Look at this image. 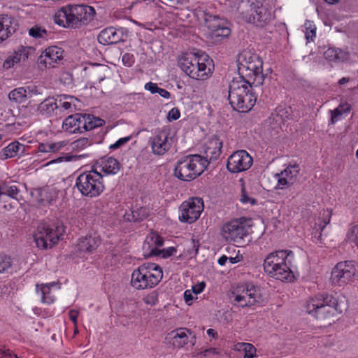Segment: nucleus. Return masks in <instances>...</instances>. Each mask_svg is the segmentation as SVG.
Listing matches in <instances>:
<instances>
[{"instance_id":"1","label":"nucleus","mask_w":358,"mask_h":358,"mask_svg":"<svg viewBox=\"0 0 358 358\" xmlns=\"http://www.w3.org/2000/svg\"><path fill=\"white\" fill-rule=\"evenodd\" d=\"M254 85L250 81L240 77L239 80L234 79L229 86L228 100L234 110L239 113H248L257 101L255 92H253Z\"/></svg>"},{"instance_id":"2","label":"nucleus","mask_w":358,"mask_h":358,"mask_svg":"<svg viewBox=\"0 0 358 358\" xmlns=\"http://www.w3.org/2000/svg\"><path fill=\"white\" fill-rule=\"evenodd\" d=\"M291 250H277L268 254L264 261V269L271 277L281 281H292L294 278L291 269L293 259Z\"/></svg>"},{"instance_id":"3","label":"nucleus","mask_w":358,"mask_h":358,"mask_svg":"<svg viewBox=\"0 0 358 358\" xmlns=\"http://www.w3.org/2000/svg\"><path fill=\"white\" fill-rule=\"evenodd\" d=\"M95 15L93 7L68 5L61 8L55 16V22L64 27L76 29L87 24Z\"/></svg>"},{"instance_id":"4","label":"nucleus","mask_w":358,"mask_h":358,"mask_svg":"<svg viewBox=\"0 0 358 358\" xmlns=\"http://www.w3.org/2000/svg\"><path fill=\"white\" fill-rule=\"evenodd\" d=\"M212 62L207 55L186 52L180 56L178 66L190 78L206 80L211 73Z\"/></svg>"},{"instance_id":"5","label":"nucleus","mask_w":358,"mask_h":358,"mask_svg":"<svg viewBox=\"0 0 358 358\" xmlns=\"http://www.w3.org/2000/svg\"><path fill=\"white\" fill-rule=\"evenodd\" d=\"M162 278V268L159 265L143 264L132 272L131 285L138 290L152 289L159 283Z\"/></svg>"},{"instance_id":"6","label":"nucleus","mask_w":358,"mask_h":358,"mask_svg":"<svg viewBox=\"0 0 358 358\" xmlns=\"http://www.w3.org/2000/svg\"><path fill=\"white\" fill-rule=\"evenodd\" d=\"M306 312L318 320H325L341 313L338 299L327 294L316 295L310 298L306 303Z\"/></svg>"},{"instance_id":"7","label":"nucleus","mask_w":358,"mask_h":358,"mask_svg":"<svg viewBox=\"0 0 358 358\" xmlns=\"http://www.w3.org/2000/svg\"><path fill=\"white\" fill-rule=\"evenodd\" d=\"M207 160L199 155L182 157L175 166V176L181 180L191 181L199 177L206 169Z\"/></svg>"},{"instance_id":"8","label":"nucleus","mask_w":358,"mask_h":358,"mask_svg":"<svg viewBox=\"0 0 358 358\" xmlns=\"http://www.w3.org/2000/svg\"><path fill=\"white\" fill-rule=\"evenodd\" d=\"M238 62L239 72L245 73V76L250 78H253L250 83H252L255 87L263 84L264 80V76L262 73L263 62L257 54L245 51L240 55Z\"/></svg>"},{"instance_id":"9","label":"nucleus","mask_w":358,"mask_h":358,"mask_svg":"<svg viewBox=\"0 0 358 358\" xmlns=\"http://www.w3.org/2000/svg\"><path fill=\"white\" fill-rule=\"evenodd\" d=\"M103 175L96 170H91L80 173L76 178V187L83 196L94 198L104 190Z\"/></svg>"},{"instance_id":"10","label":"nucleus","mask_w":358,"mask_h":358,"mask_svg":"<svg viewBox=\"0 0 358 358\" xmlns=\"http://www.w3.org/2000/svg\"><path fill=\"white\" fill-rule=\"evenodd\" d=\"M103 119L90 114L76 113L69 115L62 123V129L71 134L83 133L102 126Z\"/></svg>"},{"instance_id":"11","label":"nucleus","mask_w":358,"mask_h":358,"mask_svg":"<svg viewBox=\"0 0 358 358\" xmlns=\"http://www.w3.org/2000/svg\"><path fill=\"white\" fill-rule=\"evenodd\" d=\"M64 233L63 226H54L41 222L36 227L34 239L38 248L47 249L57 244Z\"/></svg>"},{"instance_id":"12","label":"nucleus","mask_w":358,"mask_h":358,"mask_svg":"<svg viewBox=\"0 0 358 358\" xmlns=\"http://www.w3.org/2000/svg\"><path fill=\"white\" fill-rule=\"evenodd\" d=\"M250 220L245 218L234 220L225 224L222 227V236L228 241L240 243L249 235L250 230Z\"/></svg>"},{"instance_id":"13","label":"nucleus","mask_w":358,"mask_h":358,"mask_svg":"<svg viewBox=\"0 0 358 358\" xmlns=\"http://www.w3.org/2000/svg\"><path fill=\"white\" fill-rule=\"evenodd\" d=\"M164 245V239L157 233L151 232L149 234L143 245L144 251H148L145 255L147 257L160 256L162 258H168L176 252L174 247H169L165 249H158Z\"/></svg>"},{"instance_id":"14","label":"nucleus","mask_w":358,"mask_h":358,"mask_svg":"<svg viewBox=\"0 0 358 358\" xmlns=\"http://www.w3.org/2000/svg\"><path fill=\"white\" fill-rule=\"evenodd\" d=\"M202 199L193 197L182 203L180 206L179 220L192 224L196 222L203 210Z\"/></svg>"},{"instance_id":"15","label":"nucleus","mask_w":358,"mask_h":358,"mask_svg":"<svg viewBox=\"0 0 358 358\" xmlns=\"http://www.w3.org/2000/svg\"><path fill=\"white\" fill-rule=\"evenodd\" d=\"M357 272V269L354 262H341L334 268L331 279L334 285L343 286L352 281Z\"/></svg>"},{"instance_id":"16","label":"nucleus","mask_w":358,"mask_h":358,"mask_svg":"<svg viewBox=\"0 0 358 358\" xmlns=\"http://www.w3.org/2000/svg\"><path fill=\"white\" fill-rule=\"evenodd\" d=\"M206 26L211 31L212 37L217 41L227 38L231 34L229 22L217 15L205 14Z\"/></svg>"},{"instance_id":"17","label":"nucleus","mask_w":358,"mask_h":358,"mask_svg":"<svg viewBox=\"0 0 358 358\" xmlns=\"http://www.w3.org/2000/svg\"><path fill=\"white\" fill-rule=\"evenodd\" d=\"M252 158L243 150H238L228 158L227 168L231 173H240L250 168Z\"/></svg>"},{"instance_id":"18","label":"nucleus","mask_w":358,"mask_h":358,"mask_svg":"<svg viewBox=\"0 0 358 358\" xmlns=\"http://www.w3.org/2000/svg\"><path fill=\"white\" fill-rule=\"evenodd\" d=\"M300 168L298 164H289L280 173H276L275 177L278 179L276 185L277 189H285L293 185L298 180Z\"/></svg>"},{"instance_id":"19","label":"nucleus","mask_w":358,"mask_h":358,"mask_svg":"<svg viewBox=\"0 0 358 358\" xmlns=\"http://www.w3.org/2000/svg\"><path fill=\"white\" fill-rule=\"evenodd\" d=\"M172 138L166 131H160L150 138V143L155 155H163L171 148Z\"/></svg>"},{"instance_id":"20","label":"nucleus","mask_w":358,"mask_h":358,"mask_svg":"<svg viewBox=\"0 0 358 358\" xmlns=\"http://www.w3.org/2000/svg\"><path fill=\"white\" fill-rule=\"evenodd\" d=\"M64 51L57 46H51L45 50L38 62L45 67H53L54 64L63 59Z\"/></svg>"},{"instance_id":"21","label":"nucleus","mask_w":358,"mask_h":358,"mask_svg":"<svg viewBox=\"0 0 358 358\" xmlns=\"http://www.w3.org/2000/svg\"><path fill=\"white\" fill-rule=\"evenodd\" d=\"M18 24L13 17L0 15V43L15 33Z\"/></svg>"},{"instance_id":"22","label":"nucleus","mask_w":358,"mask_h":358,"mask_svg":"<svg viewBox=\"0 0 358 358\" xmlns=\"http://www.w3.org/2000/svg\"><path fill=\"white\" fill-rule=\"evenodd\" d=\"M98 41L103 45L116 44L123 41V33L113 27L103 29L98 35Z\"/></svg>"},{"instance_id":"23","label":"nucleus","mask_w":358,"mask_h":358,"mask_svg":"<svg viewBox=\"0 0 358 358\" xmlns=\"http://www.w3.org/2000/svg\"><path fill=\"white\" fill-rule=\"evenodd\" d=\"M222 141L217 136L211 138L206 144L204 150L205 157L207 160V165L209 161L217 160L222 153Z\"/></svg>"},{"instance_id":"24","label":"nucleus","mask_w":358,"mask_h":358,"mask_svg":"<svg viewBox=\"0 0 358 358\" xmlns=\"http://www.w3.org/2000/svg\"><path fill=\"white\" fill-rule=\"evenodd\" d=\"M27 148V146L18 141L12 142L1 150L0 157L2 159H6L14 157H21L26 153Z\"/></svg>"},{"instance_id":"25","label":"nucleus","mask_w":358,"mask_h":358,"mask_svg":"<svg viewBox=\"0 0 358 358\" xmlns=\"http://www.w3.org/2000/svg\"><path fill=\"white\" fill-rule=\"evenodd\" d=\"M100 171L105 175H115L120 169L119 162L112 157H103L97 162Z\"/></svg>"},{"instance_id":"26","label":"nucleus","mask_w":358,"mask_h":358,"mask_svg":"<svg viewBox=\"0 0 358 358\" xmlns=\"http://www.w3.org/2000/svg\"><path fill=\"white\" fill-rule=\"evenodd\" d=\"M37 110L43 115L58 116L59 108L57 99L53 97L46 98L38 106Z\"/></svg>"},{"instance_id":"27","label":"nucleus","mask_w":358,"mask_h":358,"mask_svg":"<svg viewBox=\"0 0 358 358\" xmlns=\"http://www.w3.org/2000/svg\"><path fill=\"white\" fill-rule=\"evenodd\" d=\"M254 8L251 22L256 23L258 26H264L272 20L271 11L265 6L257 4L254 6Z\"/></svg>"},{"instance_id":"28","label":"nucleus","mask_w":358,"mask_h":358,"mask_svg":"<svg viewBox=\"0 0 358 358\" xmlns=\"http://www.w3.org/2000/svg\"><path fill=\"white\" fill-rule=\"evenodd\" d=\"M100 244L101 239L99 236H88L79 239L78 248L81 252H92Z\"/></svg>"},{"instance_id":"29","label":"nucleus","mask_w":358,"mask_h":358,"mask_svg":"<svg viewBox=\"0 0 358 358\" xmlns=\"http://www.w3.org/2000/svg\"><path fill=\"white\" fill-rule=\"evenodd\" d=\"M39 285H36V291L38 293H40L41 295V300L43 303H46L48 304H50L53 303L55 300V296L52 294V287H57L58 289V283L55 282L42 284L41 285L40 289H38Z\"/></svg>"},{"instance_id":"30","label":"nucleus","mask_w":358,"mask_h":358,"mask_svg":"<svg viewBox=\"0 0 358 358\" xmlns=\"http://www.w3.org/2000/svg\"><path fill=\"white\" fill-rule=\"evenodd\" d=\"M29 52L25 48L21 47L17 50L15 51L11 55L3 62V68L10 69L15 64L20 63L22 61H25L28 58Z\"/></svg>"},{"instance_id":"31","label":"nucleus","mask_w":358,"mask_h":358,"mask_svg":"<svg viewBox=\"0 0 358 358\" xmlns=\"http://www.w3.org/2000/svg\"><path fill=\"white\" fill-rule=\"evenodd\" d=\"M173 334V344L178 348H182L188 343L187 334L192 335V332L187 328H179L171 332Z\"/></svg>"},{"instance_id":"32","label":"nucleus","mask_w":358,"mask_h":358,"mask_svg":"<svg viewBox=\"0 0 358 358\" xmlns=\"http://www.w3.org/2000/svg\"><path fill=\"white\" fill-rule=\"evenodd\" d=\"M254 6H256V4L250 2V0H243L237 6V12L242 19L248 22H251L252 14L255 10Z\"/></svg>"},{"instance_id":"33","label":"nucleus","mask_w":358,"mask_h":358,"mask_svg":"<svg viewBox=\"0 0 358 358\" xmlns=\"http://www.w3.org/2000/svg\"><path fill=\"white\" fill-rule=\"evenodd\" d=\"M248 287H249V292L246 295L248 301L247 302L241 303L242 308L252 306L262 301L260 289L252 283H248Z\"/></svg>"},{"instance_id":"34","label":"nucleus","mask_w":358,"mask_h":358,"mask_svg":"<svg viewBox=\"0 0 358 358\" xmlns=\"http://www.w3.org/2000/svg\"><path fill=\"white\" fill-rule=\"evenodd\" d=\"M149 209L145 207H140L124 215V220L129 222H140L149 216Z\"/></svg>"},{"instance_id":"35","label":"nucleus","mask_w":358,"mask_h":358,"mask_svg":"<svg viewBox=\"0 0 358 358\" xmlns=\"http://www.w3.org/2000/svg\"><path fill=\"white\" fill-rule=\"evenodd\" d=\"M59 97L60 99L59 103H57L59 115H61L62 113L64 111L72 112V108H76L75 101H77V99L74 96L64 94L60 95Z\"/></svg>"},{"instance_id":"36","label":"nucleus","mask_w":358,"mask_h":358,"mask_svg":"<svg viewBox=\"0 0 358 358\" xmlns=\"http://www.w3.org/2000/svg\"><path fill=\"white\" fill-rule=\"evenodd\" d=\"M324 56L329 62H343L347 58L346 52L339 48H329L324 53Z\"/></svg>"},{"instance_id":"37","label":"nucleus","mask_w":358,"mask_h":358,"mask_svg":"<svg viewBox=\"0 0 358 358\" xmlns=\"http://www.w3.org/2000/svg\"><path fill=\"white\" fill-rule=\"evenodd\" d=\"M290 116L289 110L286 108H277L272 113L271 119L276 123L277 125L280 126L284 123Z\"/></svg>"},{"instance_id":"38","label":"nucleus","mask_w":358,"mask_h":358,"mask_svg":"<svg viewBox=\"0 0 358 358\" xmlns=\"http://www.w3.org/2000/svg\"><path fill=\"white\" fill-rule=\"evenodd\" d=\"M234 350L243 352V358H254L256 357L257 349L248 343H238L234 346Z\"/></svg>"},{"instance_id":"39","label":"nucleus","mask_w":358,"mask_h":358,"mask_svg":"<svg viewBox=\"0 0 358 358\" xmlns=\"http://www.w3.org/2000/svg\"><path fill=\"white\" fill-rule=\"evenodd\" d=\"M10 101L18 103H22L27 100L26 89L24 87H20L13 90L8 94Z\"/></svg>"},{"instance_id":"40","label":"nucleus","mask_w":358,"mask_h":358,"mask_svg":"<svg viewBox=\"0 0 358 358\" xmlns=\"http://www.w3.org/2000/svg\"><path fill=\"white\" fill-rule=\"evenodd\" d=\"M248 292L249 287H248V283L238 287L236 291L233 292L234 301L241 307V303L247 302L248 301L246 295H248Z\"/></svg>"},{"instance_id":"41","label":"nucleus","mask_w":358,"mask_h":358,"mask_svg":"<svg viewBox=\"0 0 358 358\" xmlns=\"http://www.w3.org/2000/svg\"><path fill=\"white\" fill-rule=\"evenodd\" d=\"M350 110V106L348 103H341L336 108L331 111V123L334 124L339 117Z\"/></svg>"},{"instance_id":"42","label":"nucleus","mask_w":358,"mask_h":358,"mask_svg":"<svg viewBox=\"0 0 358 358\" xmlns=\"http://www.w3.org/2000/svg\"><path fill=\"white\" fill-rule=\"evenodd\" d=\"M320 217L322 218L323 225L322 226L320 225L319 229H316L315 231L314 232V236L315 238H317V239H320V238H321V233L319 232V230L322 231L324 229V228L325 227V226L329 223L330 217H331V213L329 210H323L320 213Z\"/></svg>"},{"instance_id":"43","label":"nucleus","mask_w":358,"mask_h":358,"mask_svg":"<svg viewBox=\"0 0 358 358\" xmlns=\"http://www.w3.org/2000/svg\"><path fill=\"white\" fill-rule=\"evenodd\" d=\"M25 89L27 98L42 95L43 93V87L35 85L25 86Z\"/></svg>"},{"instance_id":"44","label":"nucleus","mask_w":358,"mask_h":358,"mask_svg":"<svg viewBox=\"0 0 358 358\" xmlns=\"http://www.w3.org/2000/svg\"><path fill=\"white\" fill-rule=\"evenodd\" d=\"M29 34L33 38H41L47 35V31L41 26L35 25L29 29Z\"/></svg>"},{"instance_id":"45","label":"nucleus","mask_w":358,"mask_h":358,"mask_svg":"<svg viewBox=\"0 0 358 358\" xmlns=\"http://www.w3.org/2000/svg\"><path fill=\"white\" fill-rule=\"evenodd\" d=\"M12 266V260L10 257L0 253V273H3Z\"/></svg>"},{"instance_id":"46","label":"nucleus","mask_w":358,"mask_h":358,"mask_svg":"<svg viewBox=\"0 0 358 358\" xmlns=\"http://www.w3.org/2000/svg\"><path fill=\"white\" fill-rule=\"evenodd\" d=\"M346 237L349 241L354 243L358 247V224L349 229Z\"/></svg>"},{"instance_id":"47","label":"nucleus","mask_w":358,"mask_h":358,"mask_svg":"<svg viewBox=\"0 0 358 358\" xmlns=\"http://www.w3.org/2000/svg\"><path fill=\"white\" fill-rule=\"evenodd\" d=\"M91 144L88 138H80L73 141V148L76 150H83Z\"/></svg>"},{"instance_id":"48","label":"nucleus","mask_w":358,"mask_h":358,"mask_svg":"<svg viewBox=\"0 0 358 358\" xmlns=\"http://www.w3.org/2000/svg\"><path fill=\"white\" fill-rule=\"evenodd\" d=\"M240 201L243 204L250 203V205L252 206L256 203V200L254 198L249 196L243 185H242L241 188Z\"/></svg>"},{"instance_id":"49","label":"nucleus","mask_w":358,"mask_h":358,"mask_svg":"<svg viewBox=\"0 0 358 358\" xmlns=\"http://www.w3.org/2000/svg\"><path fill=\"white\" fill-rule=\"evenodd\" d=\"M306 38L309 41H313L316 34V27L310 22H306Z\"/></svg>"},{"instance_id":"50","label":"nucleus","mask_w":358,"mask_h":358,"mask_svg":"<svg viewBox=\"0 0 358 358\" xmlns=\"http://www.w3.org/2000/svg\"><path fill=\"white\" fill-rule=\"evenodd\" d=\"M145 303L150 306H155L158 303V294L153 291L143 298Z\"/></svg>"},{"instance_id":"51","label":"nucleus","mask_w":358,"mask_h":358,"mask_svg":"<svg viewBox=\"0 0 358 358\" xmlns=\"http://www.w3.org/2000/svg\"><path fill=\"white\" fill-rule=\"evenodd\" d=\"M122 62L124 66L130 67L135 62L134 56L131 53H125L122 56Z\"/></svg>"},{"instance_id":"52","label":"nucleus","mask_w":358,"mask_h":358,"mask_svg":"<svg viewBox=\"0 0 358 358\" xmlns=\"http://www.w3.org/2000/svg\"><path fill=\"white\" fill-rule=\"evenodd\" d=\"M180 117V112L178 108H173L167 115V119L169 122L175 121Z\"/></svg>"},{"instance_id":"53","label":"nucleus","mask_w":358,"mask_h":358,"mask_svg":"<svg viewBox=\"0 0 358 358\" xmlns=\"http://www.w3.org/2000/svg\"><path fill=\"white\" fill-rule=\"evenodd\" d=\"M131 139L130 136L124 137L118 139L115 143L110 145V149L115 150L127 143Z\"/></svg>"},{"instance_id":"54","label":"nucleus","mask_w":358,"mask_h":358,"mask_svg":"<svg viewBox=\"0 0 358 358\" xmlns=\"http://www.w3.org/2000/svg\"><path fill=\"white\" fill-rule=\"evenodd\" d=\"M0 358H19L16 355L13 354L10 350L5 349L4 346L0 349Z\"/></svg>"},{"instance_id":"55","label":"nucleus","mask_w":358,"mask_h":358,"mask_svg":"<svg viewBox=\"0 0 358 358\" xmlns=\"http://www.w3.org/2000/svg\"><path fill=\"white\" fill-rule=\"evenodd\" d=\"M65 143L63 141L57 142V143H50L49 148L50 152H55L59 150L65 145Z\"/></svg>"},{"instance_id":"56","label":"nucleus","mask_w":358,"mask_h":358,"mask_svg":"<svg viewBox=\"0 0 358 358\" xmlns=\"http://www.w3.org/2000/svg\"><path fill=\"white\" fill-rule=\"evenodd\" d=\"M159 88V87H158V85L156 83H154L152 82L147 83L145 85V89L146 90L150 91L152 94L157 93Z\"/></svg>"},{"instance_id":"57","label":"nucleus","mask_w":358,"mask_h":358,"mask_svg":"<svg viewBox=\"0 0 358 358\" xmlns=\"http://www.w3.org/2000/svg\"><path fill=\"white\" fill-rule=\"evenodd\" d=\"M205 286H206L205 282H201L196 285H193L192 287V290L193 293H194L195 294H198L203 292V290L205 288Z\"/></svg>"},{"instance_id":"58","label":"nucleus","mask_w":358,"mask_h":358,"mask_svg":"<svg viewBox=\"0 0 358 358\" xmlns=\"http://www.w3.org/2000/svg\"><path fill=\"white\" fill-rule=\"evenodd\" d=\"M69 315L70 320L73 322L75 326H76L78 312L76 310H71L69 313Z\"/></svg>"},{"instance_id":"59","label":"nucleus","mask_w":358,"mask_h":358,"mask_svg":"<svg viewBox=\"0 0 358 358\" xmlns=\"http://www.w3.org/2000/svg\"><path fill=\"white\" fill-rule=\"evenodd\" d=\"M218 352L217 351V350L214 348H210L209 349H207L203 352H201L200 354L202 355L204 357H207L210 355H215V354H217Z\"/></svg>"},{"instance_id":"60","label":"nucleus","mask_w":358,"mask_h":358,"mask_svg":"<svg viewBox=\"0 0 358 358\" xmlns=\"http://www.w3.org/2000/svg\"><path fill=\"white\" fill-rule=\"evenodd\" d=\"M184 299L187 303L189 304V302L193 300V296L190 290H186L184 292Z\"/></svg>"},{"instance_id":"61","label":"nucleus","mask_w":358,"mask_h":358,"mask_svg":"<svg viewBox=\"0 0 358 358\" xmlns=\"http://www.w3.org/2000/svg\"><path fill=\"white\" fill-rule=\"evenodd\" d=\"M38 150L41 152H50L49 143H41L38 145Z\"/></svg>"},{"instance_id":"62","label":"nucleus","mask_w":358,"mask_h":358,"mask_svg":"<svg viewBox=\"0 0 358 358\" xmlns=\"http://www.w3.org/2000/svg\"><path fill=\"white\" fill-rule=\"evenodd\" d=\"M162 97L165 99H169L171 96L169 92H168L166 90L163 88H159L158 92H157Z\"/></svg>"},{"instance_id":"63","label":"nucleus","mask_w":358,"mask_h":358,"mask_svg":"<svg viewBox=\"0 0 358 358\" xmlns=\"http://www.w3.org/2000/svg\"><path fill=\"white\" fill-rule=\"evenodd\" d=\"M71 159V157H59L55 159H53L52 161H50L49 162V164H53V163H57V162H62L64 159H65V161H69Z\"/></svg>"},{"instance_id":"64","label":"nucleus","mask_w":358,"mask_h":358,"mask_svg":"<svg viewBox=\"0 0 358 358\" xmlns=\"http://www.w3.org/2000/svg\"><path fill=\"white\" fill-rule=\"evenodd\" d=\"M228 260V257L225 255L220 257L218 259V264L220 266H224Z\"/></svg>"}]
</instances>
